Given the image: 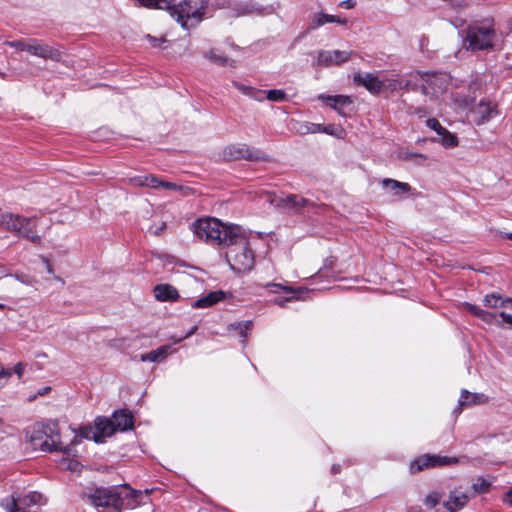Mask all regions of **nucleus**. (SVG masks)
<instances>
[{"instance_id": "nucleus-1", "label": "nucleus", "mask_w": 512, "mask_h": 512, "mask_svg": "<svg viewBox=\"0 0 512 512\" xmlns=\"http://www.w3.org/2000/svg\"><path fill=\"white\" fill-rule=\"evenodd\" d=\"M141 492L129 485L114 487H99L91 490L85 496L96 509H109L111 512H122L133 509L138 504Z\"/></svg>"}, {"instance_id": "nucleus-2", "label": "nucleus", "mask_w": 512, "mask_h": 512, "mask_svg": "<svg viewBox=\"0 0 512 512\" xmlns=\"http://www.w3.org/2000/svg\"><path fill=\"white\" fill-rule=\"evenodd\" d=\"M230 237L231 242L225 244L228 246L226 259L230 268L236 273L251 271L255 262L254 253L250 248L249 241L242 233L241 227L239 226L235 232L232 231V236Z\"/></svg>"}, {"instance_id": "nucleus-3", "label": "nucleus", "mask_w": 512, "mask_h": 512, "mask_svg": "<svg viewBox=\"0 0 512 512\" xmlns=\"http://www.w3.org/2000/svg\"><path fill=\"white\" fill-rule=\"evenodd\" d=\"M38 218L18 213L4 212L0 215V228L33 244H41L42 238L37 232Z\"/></svg>"}, {"instance_id": "nucleus-4", "label": "nucleus", "mask_w": 512, "mask_h": 512, "mask_svg": "<svg viewBox=\"0 0 512 512\" xmlns=\"http://www.w3.org/2000/svg\"><path fill=\"white\" fill-rule=\"evenodd\" d=\"M238 225H224L214 218L199 219L193 223L194 234L201 240L216 244L231 242L232 233L238 229Z\"/></svg>"}, {"instance_id": "nucleus-5", "label": "nucleus", "mask_w": 512, "mask_h": 512, "mask_svg": "<svg viewBox=\"0 0 512 512\" xmlns=\"http://www.w3.org/2000/svg\"><path fill=\"white\" fill-rule=\"evenodd\" d=\"M207 3L204 0H183L167 8L182 28L188 30L197 26L203 19Z\"/></svg>"}, {"instance_id": "nucleus-6", "label": "nucleus", "mask_w": 512, "mask_h": 512, "mask_svg": "<svg viewBox=\"0 0 512 512\" xmlns=\"http://www.w3.org/2000/svg\"><path fill=\"white\" fill-rule=\"evenodd\" d=\"M413 82L416 87L421 85L423 94L430 98H438L445 92L450 82V77L446 73H428V72H415L411 73Z\"/></svg>"}, {"instance_id": "nucleus-7", "label": "nucleus", "mask_w": 512, "mask_h": 512, "mask_svg": "<svg viewBox=\"0 0 512 512\" xmlns=\"http://www.w3.org/2000/svg\"><path fill=\"white\" fill-rule=\"evenodd\" d=\"M495 39V31L492 24L484 22L482 24H474L468 27L466 41L472 50H485L493 47Z\"/></svg>"}, {"instance_id": "nucleus-8", "label": "nucleus", "mask_w": 512, "mask_h": 512, "mask_svg": "<svg viewBox=\"0 0 512 512\" xmlns=\"http://www.w3.org/2000/svg\"><path fill=\"white\" fill-rule=\"evenodd\" d=\"M45 503L43 495L39 492H30L22 498L11 496L9 499L2 501L1 506L7 512H25L26 508L34 505H42Z\"/></svg>"}, {"instance_id": "nucleus-9", "label": "nucleus", "mask_w": 512, "mask_h": 512, "mask_svg": "<svg viewBox=\"0 0 512 512\" xmlns=\"http://www.w3.org/2000/svg\"><path fill=\"white\" fill-rule=\"evenodd\" d=\"M223 156L227 160L246 159L252 161H267L268 159L266 154L246 144L227 146L223 150Z\"/></svg>"}, {"instance_id": "nucleus-10", "label": "nucleus", "mask_w": 512, "mask_h": 512, "mask_svg": "<svg viewBox=\"0 0 512 512\" xmlns=\"http://www.w3.org/2000/svg\"><path fill=\"white\" fill-rule=\"evenodd\" d=\"M459 462L456 457L425 454L413 460L410 464V472L416 474L426 468L435 466L454 465Z\"/></svg>"}, {"instance_id": "nucleus-11", "label": "nucleus", "mask_w": 512, "mask_h": 512, "mask_svg": "<svg viewBox=\"0 0 512 512\" xmlns=\"http://www.w3.org/2000/svg\"><path fill=\"white\" fill-rule=\"evenodd\" d=\"M464 307L475 317L480 318L484 322L488 324H495L498 326H502V323L498 320L497 316L499 315L503 322L507 323L508 325L512 326V314L506 313L505 311H501L499 313L496 312H489L486 310H483L481 307L470 304V303H464Z\"/></svg>"}, {"instance_id": "nucleus-12", "label": "nucleus", "mask_w": 512, "mask_h": 512, "mask_svg": "<svg viewBox=\"0 0 512 512\" xmlns=\"http://www.w3.org/2000/svg\"><path fill=\"white\" fill-rule=\"evenodd\" d=\"M471 121L476 125H482L498 115L497 106L491 102L481 100L469 112Z\"/></svg>"}, {"instance_id": "nucleus-13", "label": "nucleus", "mask_w": 512, "mask_h": 512, "mask_svg": "<svg viewBox=\"0 0 512 512\" xmlns=\"http://www.w3.org/2000/svg\"><path fill=\"white\" fill-rule=\"evenodd\" d=\"M352 55H353V51L321 50L318 52L316 64L318 66H324V67H329L332 65H341V64L347 62L351 58Z\"/></svg>"}, {"instance_id": "nucleus-14", "label": "nucleus", "mask_w": 512, "mask_h": 512, "mask_svg": "<svg viewBox=\"0 0 512 512\" xmlns=\"http://www.w3.org/2000/svg\"><path fill=\"white\" fill-rule=\"evenodd\" d=\"M26 51L45 59H51L54 61L61 60V52L48 44L39 42L36 39H28V46L25 47Z\"/></svg>"}, {"instance_id": "nucleus-15", "label": "nucleus", "mask_w": 512, "mask_h": 512, "mask_svg": "<svg viewBox=\"0 0 512 512\" xmlns=\"http://www.w3.org/2000/svg\"><path fill=\"white\" fill-rule=\"evenodd\" d=\"M267 288H273L271 291L273 293H279L280 291H283L285 293L290 294L291 296L286 298H277L275 299V304H277L280 307H283L286 302L292 301V300H302V295L305 293L304 288H298L294 289L291 286L277 284V283H268L266 284Z\"/></svg>"}, {"instance_id": "nucleus-16", "label": "nucleus", "mask_w": 512, "mask_h": 512, "mask_svg": "<svg viewBox=\"0 0 512 512\" xmlns=\"http://www.w3.org/2000/svg\"><path fill=\"white\" fill-rule=\"evenodd\" d=\"M469 501V495L461 488H455L450 491L448 499L443 502V506L449 512H458L466 506Z\"/></svg>"}, {"instance_id": "nucleus-17", "label": "nucleus", "mask_w": 512, "mask_h": 512, "mask_svg": "<svg viewBox=\"0 0 512 512\" xmlns=\"http://www.w3.org/2000/svg\"><path fill=\"white\" fill-rule=\"evenodd\" d=\"M30 442L34 447H40L44 452H52L62 449L52 437L48 438L42 430L34 431L30 436Z\"/></svg>"}, {"instance_id": "nucleus-18", "label": "nucleus", "mask_w": 512, "mask_h": 512, "mask_svg": "<svg viewBox=\"0 0 512 512\" xmlns=\"http://www.w3.org/2000/svg\"><path fill=\"white\" fill-rule=\"evenodd\" d=\"M384 85L383 89H388L391 91L399 90V89H407V88H416V83L413 82V78L411 77V73L407 77L400 76L398 74L392 75L391 78H383L382 79Z\"/></svg>"}, {"instance_id": "nucleus-19", "label": "nucleus", "mask_w": 512, "mask_h": 512, "mask_svg": "<svg viewBox=\"0 0 512 512\" xmlns=\"http://www.w3.org/2000/svg\"><path fill=\"white\" fill-rule=\"evenodd\" d=\"M354 81L357 84L363 85L368 91L373 94L379 93L383 89V81L371 73H357L354 75Z\"/></svg>"}, {"instance_id": "nucleus-20", "label": "nucleus", "mask_w": 512, "mask_h": 512, "mask_svg": "<svg viewBox=\"0 0 512 512\" xmlns=\"http://www.w3.org/2000/svg\"><path fill=\"white\" fill-rule=\"evenodd\" d=\"M95 427L98 433H93V439L95 442L99 443L102 441V438L111 436L115 431V427L113 424L112 418L106 417H98L95 420Z\"/></svg>"}, {"instance_id": "nucleus-21", "label": "nucleus", "mask_w": 512, "mask_h": 512, "mask_svg": "<svg viewBox=\"0 0 512 512\" xmlns=\"http://www.w3.org/2000/svg\"><path fill=\"white\" fill-rule=\"evenodd\" d=\"M319 100L325 102L327 105H329L331 108L336 110L339 114L344 115L343 108L345 106L351 105L352 100L348 96L344 95H319Z\"/></svg>"}, {"instance_id": "nucleus-22", "label": "nucleus", "mask_w": 512, "mask_h": 512, "mask_svg": "<svg viewBox=\"0 0 512 512\" xmlns=\"http://www.w3.org/2000/svg\"><path fill=\"white\" fill-rule=\"evenodd\" d=\"M326 23H337L340 25H345L347 23V20L335 15L320 12L312 17L309 30L318 29L319 27L323 26Z\"/></svg>"}, {"instance_id": "nucleus-23", "label": "nucleus", "mask_w": 512, "mask_h": 512, "mask_svg": "<svg viewBox=\"0 0 512 512\" xmlns=\"http://www.w3.org/2000/svg\"><path fill=\"white\" fill-rule=\"evenodd\" d=\"M112 420L116 431H127L131 429L133 426L132 414L127 410H120L114 412V414L112 415Z\"/></svg>"}, {"instance_id": "nucleus-24", "label": "nucleus", "mask_w": 512, "mask_h": 512, "mask_svg": "<svg viewBox=\"0 0 512 512\" xmlns=\"http://www.w3.org/2000/svg\"><path fill=\"white\" fill-rule=\"evenodd\" d=\"M309 204V200L300 197L297 195H288L285 198H281L277 201L276 206L294 210H300L301 208L307 206Z\"/></svg>"}, {"instance_id": "nucleus-25", "label": "nucleus", "mask_w": 512, "mask_h": 512, "mask_svg": "<svg viewBox=\"0 0 512 512\" xmlns=\"http://www.w3.org/2000/svg\"><path fill=\"white\" fill-rule=\"evenodd\" d=\"M225 292L222 290L213 291L206 296L192 303L193 308H208L225 299Z\"/></svg>"}, {"instance_id": "nucleus-26", "label": "nucleus", "mask_w": 512, "mask_h": 512, "mask_svg": "<svg viewBox=\"0 0 512 512\" xmlns=\"http://www.w3.org/2000/svg\"><path fill=\"white\" fill-rule=\"evenodd\" d=\"M155 298L159 301H174L179 294L176 288L169 284H158L154 288Z\"/></svg>"}, {"instance_id": "nucleus-27", "label": "nucleus", "mask_w": 512, "mask_h": 512, "mask_svg": "<svg viewBox=\"0 0 512 512\" xmlns=\"http://www.w3.org/2000/svg\"><path fill=\"white\" fill-rule=\"evenodd\" d=\"M488 401V397L482 393H470L467 390H462L459 399L460 407H469L478 404H484Z\"/></svg>"}, {"instance_id": "nucleus-28", "label": "nucleus", "mask_w": 512, "mask_h": 512, "mask_svg": "<svg viewBox=\"0 0 512 512\" xmlns=\"http://www.w3.org/2000/svg\"><path fill=\"white\" fill-rule=\"evenodd\" d=\"M483 304L485 307L497 309L512 306V299L504 298L502 295L497 293L487 294L483 298Z\"/></svg>"}, {"instance_id": "nucleus-29", "label": "nucleus", "mask_w": 512, "mask_h": 512, "mask_svg": "<svg viewBox=\"0 0 512 512\" xmlns=\"http://www.w3.org/2000/svg\"><path fill=\"white\" fill-rule=\"evenodd\" d=\"M130 182L133 186H139V187H150L154 189H158L161 187V182L159 178L156 176L150 174L146 176H137L130 179Z\"/></svg>"}, {"instance_id": "nucleus-30", "label": "nucleus", "mask_w": 512, "mask_h": 512, "mask_svg": "<svg viewBox=\"0 0 512 512\" xmlns=\"http://www.w3.org/2000/svg\"><path fill=\"white\" fill-rule=\"evenodd\" d=\"M71 448L64 449V455L59 460V466L63 470L78 472L81 469V464L77 459L71 458Z\"/></svg>"}, {"instance_id": "nucleus-31", "label": "nucleus", "mask_w": 512, "mask_h": 512, "mask_svg": "<svg viewBox=\"0 0 512 512\" xmlns=\"http://www.w3.org/2000/svg\"><path fill=\"white\" fill-rule=\"evenodd\" d=\"M382 185L392 191L394 195L405 194L411 191V186L408 183L400 182L391 178L383 179Z\"/></svg>"}, {"instance_id": "nucleus-32", "label": "nucleus", "mask_w": 512, "mask_h": 512, "mask_svg": "<svg viewBox=\"0 0 512 512\" xmlns=\"http://www.w3.org/2000/svg\"><path fill=\"white\" fill-rule=\"evenodd\" d=\"M170 349L171 347L169 345L161 346L155 350L141 355V360L144 362H160L167 357Z\"/></svg>"}, {"instance_id": "nucleus-33", "label": "nucleus", "mask_w": 512, "mask_h": 512, "mask_svg": "<svg viewBox=\"0 0 512 512\" xmlns=\"http://www.w3.org/2000/svg\"><path fill=\"white\" fill-rule=\"evenodd\" d=\"M232 85L239 90L242 94L255 99L257 101H262L264 99L263 94L265 93L262 90L256 89L252 86H248L237 81H233Z\"/></svg>"}, {"instance_id": "nucleus-34", "label": "nucleus", "mask_w": 512, "mask_h": 512, "mask_svg": "<svg viewBox=\"0 0 512 512\" xmlns=\"http://www.w3.org/2000/svg\"><path fill=\"white\" fill-rule=\"evenodd\" d=\"M204 57L219 66L229 65L233 67L235 63L234 60H230L227 56L218 53V51L215 49H210L209 51L205 52Z\"/></svg>"}, {"instance_id": "nucleus-35", "label": "nucleus", "mask_w": 512, "mask_h": 512, "mask_svg": "<svg viewBox=\"0 0 512 512\" xmlns=\"http://www.w3.org/2000/svg\"><path fill=\"white\" fill-rule=\"evenodd\" d=\"M433 141L441 143L445 148H454L458 145L457 136L445 128V132H441L438 138L432 139Z\"/></svg>"}, {"instance_id": "nucleus-36", "label": "nucleus", "mask_w": 512, "mask_h": 512, "mask_svg": "<svg viewBox=\"0 0 512 512\" xmlns=\"http://www.w3.org/2000/svg\"><path fill=\"white\" fill-rule=\"evenodd\" d=\"M139 5L147 8L167 9L169 7L168 0H136Z\"/></svg>"}, {"instance_id": "nucleus-37", "label": "nucleus", "mask_w": 512, "mask_h": 512, "mask_svg": "<svg viewBox=\"0 0 512 512\" xmlns=\"http://www.w3.org/2000/svg\"><path fill=\"white\" fill-rule=\"evenodd\" d=\"M453 102L460 109H467L470 107L472 99L469 96L455 93L452 95Z\"/></svg>"}, {"instance_id": "nucleus-38", "label": "nucleus", "mask_w": 512, "mask_h": 512, "mask_svg": "<svg viewBox=\"0 0 512 512\" xmlns=\"http://www.w3.org/2000/svg\"><path fill=\"white\" fill-rule=\"evenodd\" d=\"M253 324L252 321L238 322L229 325V329L238 330L242 337H246L247 332L251 330Z\"/></svg>"}, {"instance_id": "nucleus-39", "label": "nucleus", "mask_w": 512, "mask_h": 512, "mask_svg": "<svg viewBox=\"0 0 512 512\" xmlns=\"http://www.w3.org/2000/svg\"><path fill=\"white\" fill-rule=\"evenodd\" d=\"M266 98L272 102H282L286 99V93L280 89H273L266 92Z\"/></svg>"}, {"instance_id": "nucleus-40", "label": "nucleus", "mask_w": 512, "mask_h": 512, "mask_svg": "<svg viewBox=\"0 0 512 512\" xmlns=\"http://www.w3.org/2000/svg\"><path fill=\"white\" fill-rule=\"evenodd\" d=\"M490 483L485 479H478L473 485L472 489L475 494H483L488 492Z\"/></svg>"}, {"instance_id": "nucleus-41", "label": "nucleus", "mask_w": 512, "mask_h": 512, "mask_svg": "<svg viewBox=\"0 0 512 512\" xmlns=\"http://www.w3.org/2000/svg\"><path fill=\"white\" fill-rule=\"evenodd\" d=\"M426 125L430 129L434 130L437 135H440L441 132H445V127H443L440 122L435 118H429L426 120Z\"/></svg>"}, {"instance_id": "nucleus-42", "label": "nucleus", "mask_w": 512, "mask_h": 512, "mask_svg": "<svg viewBox=\"0 0 512 512\" xmlns=\"http://www.w3.org/2000/svg\"><path fill=\"white\" fill-rule=\"evenodd\" d=\"M440 501V494L437 492H432L428 494L425 498V504L429 507H435Z\"/></svg>"}, {"instance_id": "nucleus-43", "label": "nucleus", "mask_w": 512, "mask_h": 512, "mask_svg": "<svg viewBox=\"0 0 512 512\" xmlns=\"http://www.w3.org/2000/svg\"><path fill=\"white\" fill-rule=\"evenodd\" d=\"M297 132L301 135L305 134H312L311 126L312 123L310 122H301L298 124Z\"/></svg>"}, {"instance_id": "nucleus-44", "label": "nucleus", "mask_w": 512, "mask_h": 512, "mask_svg": "<svg viewBox=\"0 0 512 512\" xmlns=\"http://www.w3.org/2000/svg\"><path fill=\"white\" fill-rule=\"evenodd\" d=\"M146 39L150 42V44L153 47H160L163 43L167 41L164 37L157 38L151 35H147Z\"/></svg>"}, {"instance_id": "nucleus-45", "label": "nucleus", "mask_w": 512, "mask_h": 512, "mask_svg": "<svg viewBox=\"0 0 512 512\" xmlns=\"http://www.w3.org/2000/svg\"><path fill=\"white\" fill-rule=\"evenodd\" d=\"M12 373L9 370H6L4 368H0V388L3 387L8 379L11 377Z\"/></svg>"}, {"instance_id": "nucleus-46", "label": "nucleus", "mask_w": 512, "mask_h": 512, "mask_svg": "<svg viewBox=\"0 0 512 512\" xmlns=\"http://www.w3.org/2000/svg\"><path fill=\"white\" fill-rule=\"evenodd\" d=\"M160 188L167 189V190H175V191L182 189V187L180 185H177L176 183H173V182L164 181V180H162Z\"/></svg>"}, {"instance_id": "nucleus-47", "label": "nucleus", "mask_w": 512, "mask_h": 512, "mask_svg": "<svg viewBox=\"0 0 512 512\" xmlns=\"http://www.w3.org/2000/svg\"><path fill=\"white\" fill-rule=\"evenodd\" d=\"M8 45H10L11 47L26 51L25 47L28 46V39L21 40V41L8 42Z\"/></svg>"}, {"instance_id": "nucleus-48", "label": "nucleus", "mask_w": 512, "mask_h": 512, "mask_svg": "<svg viewBox=\"0 0 512 512\" xmlns=\"http://www.w3.org/2000/svg\"><path fill=\"white\" fill-rule=\"evenodd\" d=\"M311 130H312V134H315V133L326 132L327 128H326V126H324L322 124L312 123Z\"/></svg>"}, {"instance_id": "nucleus-49", "label": "nucleus", "mask_w": 512, "mask_h": 512, "mask_svg": "<svg viewBox=\"0 0 512 512\" xmlns=\"http://www.w3.org/2000/svg\"><path fill=\"white\" fill-rule=\"evenodd\" d=\"M355 5V0H344L340 3V6L345 9H352Z\"/></svg>"}, {"instance_id": "nucleus-50", "label": "nucleus", "mask_w": 512, "mask_h": 512, "mask_svg": "<svg viewBox=\"0 0 512 512\" xmlns=\"http://www.w3.org/2000/svg\"><path fill=\"white\" fill-rule=\"evenodd\" d=\"M14 372L18 375V377H21L24 373V366L22 363H17L14 367Z\"/></svg>"}, {"instance_id": "nucleus-51", "label": "nucleus", "mask_w": 512, "mask_h": 512, "mask_svg": "<svg viewBox=\"0 0 512 512\" xmlns=\"http://www.w3.org/2000/svg\"><path fill=\"white\" fill-rule=\"evenodd\" d=\"M252 11H253V10H252V7H251V6H249V5H245V6L242 8L241 12H239V14H241V15H246V14H250V13H252Z\"/></svg>"}, {"instance_id": "nucleus-52", "label": "nucleus", "mask_w": 512, "mask_h": 512, "mask_svg": "<svg viewBox=\"0 0 512 512\" xmlns=\"http://www.w3.org/2000/svg\"><path fill=\"white\" fill-rule=\"evenodd\" d=\"M504 501L509 504L510 506H512V490H510L509 492L506 493L505 497H504Z\"/></svg>"}, {"instance_id": "nucleus-53", "label": "nucleus", "mask_w": 512, "mask_h": 512, "mask_svg": "<svg viewBox=\"0 0 512 512\" xmlns=\"http://www.w3.org/2000/svg\"><path fill=\"white\" fill-rule=\"evenodd\" d=\"M164 229H165V223H161V225H160V226H158V227H156L154 230H152V229H151V232H152L153 234H155V235H158V234H160V232H161L162 230H164Z\"/></svg>"}, {"instance_id": "nucleus-54", "label": "nucleus", "mask_w": 512, "mask_h": 512, "mask_svg": "<svg viewBox=\"0 0 512 512\" xmlns=\"http://www.w3.org/2000/svg\"><path fill=\"white\" fill-rule=\"evenodd\" d=\"M331 472L333 474H337L340 472V465L339 464H334L332 465V468H331Z\"/></svg>"}, {"instance_id": "nucleus-55", "label": "nucleus", "mask_w": 512, "mask_h": 512, "mask_svg": "<svg viewBox=\"0 0 512 512\" xmlns=\"http://www.w3.org/2000/svg\"><path fill=\"white\" fill-rule=\"evenodd\" d=\"M421 157V158H425V156H423L422 154H416V153H406L405 154V158H409V157Z\"/></svg>"}, {"instance_id": "nucleus-56", "label": "nucleus", "mask_w": 512, "mask_h": 512, "mask_svg": "<svg viewBox=\"0 0 512 512\" xmlns=\"http://www.w3.org/2000/svg\"><path fill=\"white\" fill-rule=\"evenodd\" d=\"M50 390V387H45L43 388L42 390H40L38 392L39 395H44L46 392H48Z\"/></svg>"}, {"instance_id": "nucleus-57", "label": "nucleus", "mask_w": 512, "mask_h": 512, "mask_svg": "<svg viewBox=\"0 0 512 512\" xmlns=\"http://www.w3.org/2000/svg\"><path fill=\"white\" fill-rule=\"evenodd\" d=\"M15 278H16L17 280H19V281L23 282V283L28 284V282H27L26 280L22 279V277H20L19 275H15Z\"/></svg>"}, {"instance_id": "nucleus-58", "label": "nucleus", "mask_w": 512, "mask_h": 512, "mask_svg": "<svg viewBox=\"0 0 512 512\" xmlns=\"http://www.w3.org/2000/svg\"><path fill=\"white\" fill-rule=\"evenodd\" d=\"M503 235L509 240H512V233H503Z\"/></svg>"}, {"instance_id": "nucleus-59", "label": "nucleus", "mask_w": 512, "mask_h": 512, "mask_svg": "<svg viewBox=\"0 0 512 512\" xmlns=\"http://www.w3.org/2000/svg\"><path fill=\"white\" fill-rule=\"evenodd\" d=\"M326 128H327V131L325 132L326 134H332L333 133L332 130H331L332 126H326Z\"/></svg>"}, {"instance_id": "nucleus-60", "label": "nucleus", "mask_w": 512, "mask_h": 512, "mask_svg": "<svg viewBox=\"0 0 512 512\" xmlns=\"http://www.w3.org/2000/svg\"><path fill=\"white\" fill-rule=\"evenodd\" d=\"M47 271H48L49 273H52V272H53V271H52V268H51V266H50V264H48V263H47Z\"/></svg>"}, {"instance_id": "nucleus-61", "label": "nucleus", "mask_w": 512, "mask_h": 512, "mask_svg": "<svg viewBox=\"0 0 512 512\" xmlns=\"http://www.w3.org/2000/svg\"><path fill=\"white\" fill-rule=\"evenodd\" d=\"M4 308V305L0 303V309H3Z\"/></svg>"}, {"instance_id": "nucleus-62", "label": "nucleus", "mask_w": 512, "mask_h": 512, "mask_svg": "<svg viewBox=\"0 0 512 512\" xmlns=\"http://www.w3.org/2000/svg\"><path fill=\"white\" fill-rule=\"evenodd\" d=\"M1 424H3V419H2V418H0V425H1Z\"/></svg>"}]
</instances>
